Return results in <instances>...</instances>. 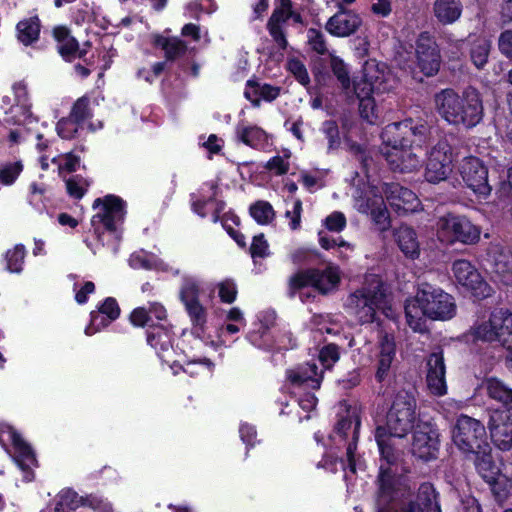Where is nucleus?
I'll return each instance as SVG.
<instances>
[{"mask_svg": "<svg viewBox=\"0 0 512 512\" xmlns=\"http://www.w3.org/2000/svg\"><path fill=\"white\" fill-rule=\"evenodd\" d=\"M416 58L420 71L427 77L434 76L440 69L438 45L429 32H421L416 40Z\"/></svg>", "mask_w": 512, "mask_h": 512, "instance_id": "b1692460", "label": "nucleus"}, {"mask_svg": "<svg viewBox=\"0 0 512 512\" xmlns=\"http://www.w3.org/2000/svg\"><path fill=\"white\" fill-rule=\"evenodd\" d=\"M308 43L312 50L320 55L327 53V44L323 33L316 28H310L307 32Z\"/></svg>", "mask_w": 512, "mask_h": 512, "instance_id": "e2e57ef3", "label": "nucleus"}, {"mask_svg": "<svg viewBox=\"0 0 512 512\" xmlns=\"http://www.w3.org/2000/svg\"><path fill=\"white\" fill-rule=\"evenodd\" d=\"M340 273L339 266L333 264L327 265L324 269H300L289 277L287 294L293 298L303 289L312 287L320 295L326 296L338 288L341 282Z\"/></svg>", "mask_w": 512, "mask_h": 512, "instance_id": "0eeeda50", "label": "nucleus"}, {"mask_svg": "<svg viewBox=\"0 0 512 512\" xmlns=\"http://www.w3.org/2000/svg\"><path fill=\"white\" fill-rule=\"evenodd\" d=\"M460 175L466 186L475 194L487 197L492 191L488 181V167L476 156L465 157L460 165Z\"/></svg>", "mask_w": 512, "mask_h": 512, "instance_id": "6ab92c4d", "label": "nucleus"}, {"mask_svg": "<svg viewBox=\"0 0 512 512\" xmlns=\"http://www.w3.org/2000/svg\"><path fill=\"white\" fill-rule=\"evenodd\" d=\"M200 287L195 281H185L180 289L179 298L191 322V332L203 339L207 330V309L200 303Z\"/></svg>", "mask_w": 512, "mask_h": 512, "instance_id": "4468645a", "label": "nucleus"}, {"mask_svg": "<svg viewBox=\"0 0 512 512\" xmlns=\"http://www.w3.org/2000/svg\"><path fill=\"white\" fill-rule=\"evenodd\" d=\"M414 147H405L404 142L388 143L382 140L381 153L393 171L410 173L420 166V158L412 151Z\"/></svg>", "mask_w": 512, "mask_h": 512, "instance_id": "4be33fe9", "label": "nucleus"}, {"mask_svg": "<svg viewBox=\"0 0 512 512\" xmlns=\"http://www.w3.org/2000/svg\"><path fill=\"white\" fill-rule=\"evenodd\" d=\"M489 398L502 404L499 409H512V388L496 377H489L484 382Z\"/></svg>", "mask_w": 512, "mask_h": 512, "instance_id": "ea45409f", "label": "nucleus"}, {"mask_svg": "<svg viewBox=\"0 0 512 512\" xmlns=\"http://www.w3.org/2000/svg\"><path fill=\"white\" fill-rule=\"evenodd\" d=\"M23 168L24 166L21 161L0 164V184L5 186L14 184Z\"/></svg>", "mask_w": 512, "mask_h": 512, "instance_id": "3c124183", "label": "nucleus"}, {"mask_svg": "<svg viewBox=\"0 0 512 512\" xmlns=\"http://www.w3.org/2000/svg\"><path fill=\"white\" fill-rule=\"evenodd\" d=\"M409 327L415 332L427 330L426 319L446 321L456 315L454 297L442 288L428 282H419L416 295L407 299L404 307Z\"/></svg>", "mask_w": 512, "mask_h": 512, "instance_id": "f03ea898", "label": "nucleus"}, {"mask_svg": "<svg viewBox=\"0 0 512 512\" xmlns=\"http://www.w3.org/2000/svg\"><path fill=\"white\" fill-rule=\"evenodd\" d=\"M462 3L460 0H436L434 3V15L442 24L456 22L462 14Z\"/></svg>", "mask_w": 512, "mask_h": 512, "instance_id": "a19ab883", "label": "nucleus"}, {"mask_svg": "<svg viewBox=\"0 0 512 512\" xmlns=\"http://www.w3.org/2000/svg\"><path fill=\"white\" fill-rule=\"evenodd\" d=\"M452 162V146L446 139L439 140L428 153L425 179L433 184L446 180L452 172Z\"/></svg>", "mask_w": 512, "mask_h": 512, "instance_id": "f3484780", "label": "nucleus"}, {"mask_svg": "<svg viewBox=\"0 0 512 512\" xmlns=\"http://www.w3.org/2000/svg\"><path fill=\"white\" fill-rule=\"evenodd\" d=\"M361 25L362 18L357 12L338 4L337 12L326 22L325 30L334 37L345 38L355 34Z\"/></svg>", "mask_w": 512, "mask_h": 512, "instance_id": "a878e982", "label": "nucleus"}, {"mask_svg": "<svg viewBox=\"0 0 512 512\" xmlns=\"http://www.w3.org/2000/svg\"><path fill=\"white\" fill-rule=\"evenodd\" d=\"M396 436L384 426H377L374 438L377 443L381 464L375 480L376 512H442L440 495L430 482L420 484L413 500L395 506L399 493L400 475L397 471L399 454L392 443Z\"/></svg>", "mask_w": 512, "mask_h": 512, "instance_id": "f257e3e1", "label": "nucleus"}, {"mask_svg": "<svg viewBox=\"0 0 512 512\" xmlns=\"http://www.w3.org/2000/svg\"><path fill=\"white\" fill-rule=\"evenodd\" d=\"M340 359V347L335 343L325 344L319 350V361L321 364L330 369Z\"/></svg>", "mask_w": 512, "mask_h": 512, "instance_id": "4d7b16f0", "label": "nucleus"}, {"mask_svg": "<svg viewBox=\"0 0 512 512\" xmlns=\"http://www.w3.org/2000/svg\"><path fill=\"white\" fill-rule=\"evenodd\" d=\"M361 427L360 415L353 411L347 412L345 416L338 419L334 426V432L344 441H348L346 447V460L343 458L328 456L324 458V467L336 472V465L339 463L343 470L356 474V450Z\"/></svg>", "mask_w": 512, "mask_h": 512, "instance_id": "6e6552de", "label": "nucleus"}, {"mask_svg": "<svg viewBox=\"0 0 512 512\" xmlns=\"http://www.w3.org/2000/svg\"><path fill=\"white\" fill-rule=\"evenodd\" d=\"M491 41L485 37L476 38L470 48V59L477 69H483L488 62Z\"/></svg>", "mask_w": 512, "mask_h": 512, "instance_id": "79ce46f5", "label": "nucleus"}, {"mask_svg": "<svg viewBox=\"0 0 512 512\" xmlns=\"http://www.w3.org/2000/svg\"><path fill=\"white\" fill-rule=\"evenodd\" d=\"M498 48L502 55L512 59V29L504 30L500 33Z\"/></svg>", "mask_w": 512, "mask_h": 512, "instance_id": "774afa93", "label": "nucleus"}, {"mask_svg": "<svg viewBox=\"0 0 512 512\" xmlns=\"http://www.w3.org/2000/svg\"><path fill=\"white\" fill-rule=\"evenodd\" d=\"M229 221H231L235 226H239L241 223L239 216L236 215L232 210H229L223 214L222 227L240 248L245 249L247 247V243L244 234L235 230L232 225H229Z\"/></svg>", "mask_w": 512, "mask_h": 512, "instance_id": "09e8293b", "label": "nucleus"}, {"mask_svg": "<svg viewBox=\"0 0 512 512\" xmlns=\"http://www.w3.org/2000/svg\"><path fill=\"white\" fill-rule=\"evenodd\" d=\"M246 339L258 349L268 352L288 350L296 345L290 331H275L263 321L253 323V327L247 333Z\"/></svg>", "mask_w": 512, "mask_h": 512, "instance_id": "2eb2a0df", "label": "nucleus"}, {"mask_svg": "<svg viewBox=\"0 0 512 512\" xmlns=\"http://www.w3.org/2000/svg\"><path fill=\"white\" fill-rule=\"evenodd\" d=\"M92 207H100L99 212L91 218V226L97 240L96 248L107 247L112 252H117L122 234L117 225L125 220L126 202L117 195L107 194L102 198H96Z\"/></svg>", "mask_w": 512, "mask_h": 512, "instance_id": "39448f33", "label": "nucleus"}, {"mask_svg": "<svg viewBox=\"0 0 512 512\" xmlns=\"http://www.w3.org/2000/svg\"><path fill=\"white\" fill-rule=\"evenodd\" d=\"M151 44L154 48L162 50L164 58L170 63L181 58L188 51L186 41L178 36H165L156 33L151 36Z\"/></svg>", "mask_w": 512, "mask_h": 512, "instance_id": "7c9ffc66", "label": "nucleus"}, {"mask_svg": "<svg viewBox=\"0 0 512 512\" xmlns=\"http://www.w3.org/2000/svg\"><path fill=\"white\" fill-rule=\"evenodd\" d=\"M394 235L399 249L406 257L413 260L419 257L420 245L417 233L413 228L407 225H401L396 229Z\"/></svg>", "mask_w": 512, "mask_h": 512, "instance_id": "4c0bfd02", "label": "nucleus"}, {"mask_svg": "<svg viewBox=\"0 0 512 512\" xmlns=\"http://www.w3.org/2000/svg\"><path fill=\"white\" fill-rule=\"evenodd\" d=\"M426 381L430 392L436 396L447 393L446 366L443 351L432 352L426 360Z\"/></svg>", "mask_w": 512, "mask_h": 512, "instance_id": "cd10ccee", "label": "nucleus"}, {"mask_svg": "<svg viewBox=\"0 0 512 512\" xmlns=\"http://www.w3.org/2000/svg\"><path fill=\"white\" fill-rule=\"evenodd\" d=\"M348 307L361 325L375 324L379 335L387 333L380 315L392 319L394 311L386 284L383 281L380 280L369 287H362L350 294Z\"/></svg>", "mask_w": 512, "mask_h": 512, "instance_id": "20e7f679", "label": "nucleus"}, {"mask_svg": "<svg viewBox=\"0 0 512 512\" xmlns=\"http://www.w3.org/2000/svg\"><path fill=\"white\" fill-rule=\"evenodd\" d=\"M249 214L259 225H268L275 218L273 206L265 200H258L249 207Z\"/></svg>", "mask_w": 512, "mask_h": 512, "instance_id": "c03bdc74", "label": "nucleus"}, {"mask_svg": "<svg viewBox=\"0 0 512 512\" xmlns=\"http://www.w3.org/2000/svg\"><path fill=\"white\" fill-rule=\"evenodd\" d=\"M438 233L450 244L474 245L480 240L481 227L465 215L448 212L438 220Z\"/></svg>", "mask_w": 512, "mask_h": 512, "instance_id": "f8f14e48", "label": "nucleus"}, {"mask_svg": "<svg viewBox=\"0 0 512 512\" xmlns=\"http://www.w3.org/2000/svg\"><path fill=\"white\" fill-rule=\"evenodd\" d=\"M440 447L439 429L431 423H423L413 433V455L424 460L436 459Z\"/></svg>", "mask_w": 512, "mask_h": 512, "instance_id": "5701e85b", "label": "nucleus"}, {"mask_svg": "<svg viewBox=\"0 0 512 512\" xmlns=\"http://www.w3.org/2000/svg\"><path fill=\"white\" fill-rule=\"evenodd\" d=\"M286 68L302 86L306 87L310 84L307 68L300 59L290 58L287 61Z\"/></svg>", "mask_w": 512, "mask_h": 512, "instance_id": "864d4df0", "label": "nucleus"}, {"mask_svg": "<svg viewBox=\"0 0 512 512\" xmlns=\"http://www.w3.org/2000/svg\"><path fill=\"white\" fill-rule=\"evenodd\" d=\"M279 94L280 87L273 86L268 83L260 84L255 79H249L246 82V88L244 91L245 98L254 106H258L261 99L267 102H272L279 96Z\"/></svg>", "mask_w": 512, "mask_h": 512, "instance_id": "e433bc0d", "label": "nucleus"}, {"mask_svg": "<svg viewBox=\"0 0 512 512\" xmlns=\"http://www.w3.org/2000/svg\"><path fill=\"white\" fill-rule=\"evenodd\" d=\"M249 253L254 260L257 258L264 259L269 256V243L264 233H259L253 237Z\"/></svg>", "mask_w": 512, "mask_h": 512, "instance_id": "13d9d810", "label": "nucleus"}, {"mask_svg": "<svg viewBox=\"0 0 512 512\" xmlns=\"http://www.w3.org/2000/svg\"><path fill=\"white\" fill-rule=\"evenodd\" d=\"M58 497L54 512H73L81 507L82 495L72 488L62 489Z\"/></svg>", "mask_w": 512, "mask_h": 512, "instance_id": "37998d69", "label": "nucleus"}, {"mask_svg": "<svg viewBox=\"0 0 512 512\" xmlns=\"http://www.w3.org/2000/svg\"><path fill=\"white\" fill-rule=\"evenodd\" d=\"M330 68L333 75L341 85L343 91L348 92L351 89L350 73L344 60L337 55H330Z\"/></svg>", "mask_w": 512, "mask_h": 512, "instance_id": "de8ad7c7", "label": "nucleus"}, {"mask_svg": "<svg viewBox=\"0 0 512 512\" xmlns=\"http://www.w3.org/2000/svg\"><path fill=\"white\" fill-rule=\"evenodd\" d=\"M174 332L172 327H168L162 323L150 325L146 330V341L157 353L159 357H163V353L172 348Z\"/></svg>", "mask_w": 512, "mask_h": 512, "instance_id": "f704fd0d", "label": "nucleus"}, {"mask_svg": "<svg viewBox=\"0 0 512 512\" xmlns=\"http://www.w3.org/2000/svg\"><path fill=\"white\" fill-rule=\"evenodd\" d=\"M81 507H87L97 512H113L112 504L97 493L82 495Z\"/></svg>", "mask_w": 512, "mask_h": 512, "instance_id": "603ef678", "label": "nucleus"}, {"mask_svg": "<svg viewBox=\"0 0 512 512\" xmlns=\"http://www.w3.org/2000/svg\"><path fill=\"white\" fill-rule=\"evenodd\" d=\"M452 271L457 283L470 292L476 300L486 299L494 293L493 288L470 261L465 259L454 261Z\"/></svg>", "mask_w": 512, "mask_h": 512, "instance_id": "dca6fc26", "label": "nucleus"}, {"mask_svg": "<svg viewBox=\"0 0 512 512\" xmlns=\"http://www.w3.org/2000/svg\"><path fill=\"white\" fill-rule=\"evenodd\" d=\"M322 132L328 140V150H337L341 145L338 124L335 120H326L322 124Z\"/></svg>", "mask_w": 512, "mask_h": 512, "instance_id": "5fc2aeb1", "label": "nucleus"}, {"mask_svg": "<svg viewBox=\"0 0 512 512\" xmlns=\"http://www.w3.org/2000/svg\"><path fill=\"white\" fill-rule=\"evenodd\" d=\"M236 135L239 141L253 149L261 150L268 145V134L255 125H238Z\"/></svg>", "mask_w": 512, "mask_h": 512, "instance_id": "58836bf2", "label": "nucleus"}, {"mask_svg": "<svg viewBox=\"0 0 512 512\" xmlns=\"http://www.w3.org/2000/svg\"><path fill=\"white\" fill-rule=\"evenodd\" d=\"M359 100V115L369 124H374L378 119L377 106L374 97H365Z\"/></svg>", "mask_w": 512, "mask_h": 512, "instance_id": "bf43d9fd", "label": "nucleus"}, {"mask_svg": "<svg viewBox=\"0 0 512 512\" xmlns=\"http://www.w3.org/2000/svg\"><path fill=\"white\" fill-rule=\"evenodd\" d=\"M492 272L504 285H512V252L508 248L495 246L490 251Z\"/></svg>", "mask_w": 512, "mask_h": 512, "instance_id": "2f4dec72", "label": "nucleus"}, {"mask_svg": "<svg viewBox=\"0 0 512 512\" xmlns=\"http://www.w3.org/2000/svg\"><path fill=\"white\" fill-rule=\"evenodd\" d=\"M347 225L346 217L342 212L335 211L324 220V226L331 232H341Z\"/></svg>", "mask_w": 512, "mask_h": 512, "instance_id": "69168bd1", "label": "nucleus"}, {"mask_svg": "<svg viewBox=\"0 0 512 512\" xmlns=\"http://www.w3.org/2000/svg\"><path fill=\"white\" fill-rule=\"evenodd\" d=\"M10 440L15 450L14 461L24 473V480L30 482L34 479L33 466L37 465L36 455L32 447L22 438L15 429H10Z\"/></svg>", "mask_w": 512, "mask_h": 512, "instance_id": "c85d7f7f", "label": "nucleus"}, {"mask_svg": "<svg viewBox=\"0 0 512 512\" xmlns=\"http://www.w3.org/2000/svg\"><path fill=\"white\" fill-rule=\"evenodd\" d=\"M368 206L373 223L380 231H387L391 227V219L384 200L381 198L379 202L373 201Z\"/></svg>", "mask_w": 512, "mask_h": 512, "instance_id": "a18cd8bd", "label": "nucleus"}, {"mask_svg": "<svg viewBox=\"0 0 512 512\" xmlns=\"http://www.w3.org/2000/svg\"><path fill=\"white\" fill-rule=\"evenodd\" d=\"M81 126L93 118V111L90 107V98L87 95L79 97L72 105L68 115Z\"/></svg>", "mask_w": 512, "mask_h": 512, "instance_id": "49530a36", "label": "nucleus"}, {"mask_svg": "<svg viewBox=\"0 0 512 512\" xmlns=\"http://www.w3.org/2000/svg\"><path fill=\"white\" fill-rule=\"evenodd\" d=\"M378 350L375 360V380L381 385L389 384L395 376L392 364L396 358V342L392 333L379 335Z\"/></svg>", "mask_w": 512, "mask_h": 512, "instance_id": "412c9836", "label": "nucleus"}, {"mask_svg": "<svg viewBox=\"0 0 512 512\" xmlns=\"http://www.w3.org/2000/svg\"><path fill=\"white\" fill-rule=\"evenodd\" d=\"M471 454L475 456L474 465L480 477L486 483H493L500 475V468L493 459L490 444H487V447H482Z\"/></svg>", "mask_w": 512, "mask_h": 512, "instance_id": "473e14b6", "label": "nucleus"}, {"mask_svg": "<svg viewBox=\"0 0 512 512\" xmlns=\"http://www.w3.org/2000/svg\"><path fill=\"white\" fill-rule=\"evenodd\" d=\"M42 23L38 15L20 20L15 27L16 38L25 47L33 46L40 39Z\"/></svg>", "mask_w": 512, "mask_h": 512, "instance_id": "c9c22d12", "label": "nucleus"}, {"mask_svg": "<svg viewBox=\"0 0 512 512\" xmlns=\"http://www.w3.org/2000/svg\"><path fill=\"white\" fill-rule=\"evenodd\" d=\"M316 364H306L296 369L287 370V380L295 387H307L313 390L319 389L322 375H318Z\"/></svg>", "mask_w": 512, "mask_h": 512, "instance_id": "72a5a7b5", "label": "nucleus"}, {"mask_svg": "<svg viewBox=\"0 0 512 512\" xmlns=\"http://www.w3.org/2000/svg\"><path fill=\"white\" fill-rule=\"evenodd\" d=\"M129 321L134 327L140 328H150V325H155L151 323V316H149V311H147L146 307L134 308L129 315Z\"/></svg>", "mask_w": 512, "mask_h": 512, "instance_id": "0e129e2a", "label": "nucleus"}, {"mask_svg": "<svg viewBox=\"0 0 512 512\" xmlns=\"http://www.w3.org/2000/svg\"><path fill=\"white\" fill-rule=\"evenodd\" d=\"M417 417V403L413 392L402 389L394 395L386 414V424L383 426L396 438H404L414 430Z\"/></svg>", "mask_w": 512, "mask_h": 512, "instance_id": "1a4fd4ad", "label": "nucleus"}, {"mask_svg": "<svg viewBox=\"0 0 512 512\" xmlns=\"http://www.w3.org/2000/svg\"><path fill=\"white\" fill-rule=\"evenodd\" d=\"M431 136V126L425 119L411 117L385 126L381 139L388 143L404 142L405 147H419L428 144Z\"/></svg>", "mask_w": 512, "mask_h": 512, "instance_id": "9d476101", "label": "nucleus"}, {"mask_svg": "<svg viewBox=\"0 0 512 512\" xmlns=\"http://www.w3.org/2000/svg\"><path fill=\"white\" fill-rule=\"evenodd\" d=\"M496 129L498 134L505 139V141L512 144V111L504 117L497 119Z\"/></svg>", "mask_w": 512, "mask_h": 512, "instance_id": "338daca9", "label": "nucleus"}, {"mask_svg": "<svg viewBox=\"0 0 512 512\" xmlns=\"http://www.w3.org/2000/svg\"><path fill=\"white\" fill-rule=\"evenodd\" d=\"M87 181L81 175H74L65 181L66 190L70 197L80 200L84 197L87 189L81 186V183Z\"/></svg>", "mask_w": 512, "mask_h": 512, "instance_id": "680f3d73", "label": "nucleus"}, {"mask_svg": "<svg viewBox=\"0 0 512 512\" xmlns=\"http://www.w3.org/2000/svg\"><path fill=\"white\" fill-rule=\"evenodd\" d=\"M25 255V246L22 244H17L12 250H8L5 255L7 270L11 273H20L23 270Z\"/></svg>", "mask_w": 512, "mask_h": 512, "instance_id": "8fccbe9b", "label": "nucleus"}, {"mask_svg": "<svg viewBox=\"0 0 512 512\" xmlns=\"http://www.w3.org/2000/svg\"><path fill=\"white\" fill-rule=\"evenodd\" d=\"M80 127L82 126L79 123L67 116L58 120L56 131L58 136L62 139L70 140L76 137Z\"/></svg>", "mask_w": 512, "mask_h": 512, "instance_id": "6e6d98bb", "label": "nucleus"}, {"mask_svg": "<svg viewBox=\"0 0 512 512\" xmlns=\"http://www.w3.org/2000/svg\"><path fill=\"white\" fill-rule=\"evenodd\" d=\"M289 25L302 28L304 20L301 13L294 9L292 0H275L266 29L279 50L288 48L285 28Z\"/></svg>", "mask_w": 512, "mask_h": 512, "instance_id": "9b49d317", "label": "nucleus"}, {"mask_svg": "<svg viewBox=\"0 0 512 512\" xmlns=\"http://www.w3.org/2000/svg\"><path fill=\"white\" fill-rule=\"evenodd\" d=\"M237 285L232 279H225L218 284V296L222 303L231 304L237 298Z\"/></svg>", "mask_w": 512, "mask_h": 512, "instance_id": "052dcab7", "label": "nucleus"}, {"mask_svg": "<svg viewBox=\"0 0 512 512\" xmlns=\"http://www.w3.org/2000/svg\"><path fill=\"white\" fill-rule=\"evenodd\" d=\"M463 338L469 345L498 342L509 353L512 350V312L502 308L493 311L487 321L470 327Z\"/></svg>", "mask_w": 512, "mask_h": 512, "instance_id": "423d86ee", "label": "nucleus"}, {"mask_svg": "<svg viewBox=\"0 0 512 512\" xmlns=\"http://www.w3.org/2000/svg\"><path fill=\"white\" fill-rule=\"evenodd\" d=\"M433 101L440 118L457 129L471 130L483 121V98L472 86L461 94L453 88L441 89L434 94Z\"/></svg>", "mask_w": 512, "mask_h": 512, "instance_id": "7ed1b4c3", "label": "nucleus"}, {"mask_svg": "<svg viewBox=\"0 0 512 512\" xmlns=\"http://www.w3.org/2000/svg\"><path fill=\"white\" fill-rule=\"evenodd\" d=\"M383 193L391 209L398 215L413 213L420 205L417 195L399 183H385Z\"/></svg>", "mask_w": 512, "mask_h": 512, "instance_id": "393cba45", "label": "nucleus"}, {"mask_svg": "<svg viewBox=\"0 0 512 512\" xmlns=\"http://www.w3.org/2000/svg\"><path fill=\"white\" fill-rule=\"evenodd\" d=\"M487 427L494 445L502 450L512 448V409L488 410Z\"/></svg>", "mask_w": 512, "mask_h": 512, "instance_id": "aec40b11", "label": "nucleus"}, {"mask_svg": "<svg viewBox=\"0 0 512 512\" xmlns=\"http://www.w3.org/2000/svg\"><path fill=\"white\" fill-rule=\"evenodd\" d=\"M452 440L456 447L466 455L482 447H487L489 444L484 424L465 414L457 417L452 430Z\"/></svg>", "mask_w": 512, "mask_h": 512, "instance_id": "ddd939ff", "label": "nucleus"}, {"mask_svg": "<svg viewBox=\"0 0 512 512\" xmlns=\"http://www.w3.org/2000/svg\"><path fill=\"white\" fill-rule=\"evenodd\" d=\"M14 102L19 114H15L5 118L8 124L22 125L32 116V104L28 92L27 83L24 80L17 81L12 85Z\"/></svg>", "mask_w": 512, "mask_h": 512, "instance_id": "c756f323", "label": "nucleus"}, {"mask_svg": "<svg viewBox=\"0 0 512 512\" xmlns=\"http://www.w3.org/2000/svg\"><path fill=\"white\" fill-rule=\"evenodd\" d=\"M121 309L114 297H106L97 305V309L90 312V324L85 328V334L91 336L108 327L120 316Z\"/></svg>", "mask_w": 512, "mask_h": 512, "instance_id": "bb28decb", "label": "nucleus"}, {"mask_svg": "<svg viewBox=\"0 0 512 512\" xmlns=\"http://www.w3.org/2000/svg\"><path fill=\"white\" fill-rule=\"evenodd\" d=\"M52 36L56 41V50L60 57L67 63L76 59L82 60V64L88 68L95 66V56H88L86 48H81L79 41L72 35L71 30L65 25H57L52 29Z\"/></svg>", "mask_w": 512, "mask_h": 512, "instance_id": "a211bd4d", "label": "nucleus"}]
</instances>
